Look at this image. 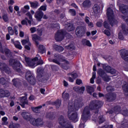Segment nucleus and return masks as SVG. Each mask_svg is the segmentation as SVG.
<instances>
[{
	"label": "nucleus",
	"mask_w": 128,
	"mask_h": 128,
	"mask_svg": "<svg viewBox=\"0 0 128 128\" xmlns=\"http://www.w3.org/2000/svg\"><path fill=\"white\" fill-rule=\"evenodd\" d=\"M106 90L107 92H114V88H112V86H108L106 88Z\"/></svg>",
	"instance_id": "nucleus-48"
},
{
	"label": "nucleus",
	"mask_w": 128,
	"mask_h": 128,
	"mask_svg": "<svg viewBox=\"0 0 128 128\" xmlns=\"http://www.w3.org/2000/svg\"><path fill=\"white\" fill-rule=\"evenodd\" d=\"M96 25L98 28H102V21H100L97 22Z\"/></svg>",
	"instance_id": "nucleus-62"
},
{
	"label": "nucleus",
	"mask_w": 128,
	"mask_h": 128,
	"mask_svg": "<svg viewBox=\"0 0 128 128\" xmlns=\"http://www.w3.org/2000/svg\"><path fill=\"white\" fill-rule=\"evenodd\" d=\"M102 68L104 70H106L107 72H109L111 74H118V72L116 70L112 69L110 66H108L106 64H104L102 65Z\"/></svg>",
	"instance_id": "nucleus-17"
},
{
	"label": "nucleus",
	"mask_w": 128,
	"mask_h": 128,
	"mask_svg": "<svg viewBox=\"0 0 128 128\" xmlns=\"http://www.w3.org/2000/svg\"><path fill=\"white\" fill-rule=\"evenodd\" d=\"M58 21L61 22L63 26H66V28L68 32H72V30H74V29L76 28L74 26V24L66 22V16L64 13L60 15V18H54L52 23H50L48 26V28H56V30H60V26L58 23L56 22Z\"/></svg>",
	"instance_id": "nucleus-3"
},
{
	"label": "nucleus",
	"mask_w": 128,
	"mask_h": 128,
	"mask_svg": "<svg viewBox=\"0 0 128 128\" xmlns=\"http://www.w3.org/2000/svg\"><path fill=\"white\" fill-rule=\"evenodd\" d=\"M11 42L14 44L15 48H18V50H22V45H20V42H18V40L14 42V39H12Z\"/></svg>",
	"instance_id": "nucleus-24"
},
{
	"label": "nucleus",
	"mask_w": 128,
	"mask_h": 128,
	"mask_svg": "<svg viewBox=\"0 0 128 128\" xmlns=\"http://www.w3.org/2000/svg\"><path fill=\"white\" fill-rule=\"evenodd\" d=\"M86 28L82 26H78L76 28V34L78 38H82L84 36Z\"/></svg>",
	"instance_id": "nucleus-13"
},
{
	"label": "nucleus",
	"mask_w": 128,
	"mask_h": 128,
	"mask_svg": "<svg viewBox=\"0 0 128 128\" xmlns=\"http://www.w3.org/2000/svg\"><path fill=\"white\" fill-rule=\"evenodd\" d=\"M75 92H80V86H74L73 88Z\"/></svg>",
	"instance_id": "nucleus-64"
},
{
	"label": "nucleus",
	"mask_w": 128,
	"mask_h": 128,
	"mask_svg": "<svg viewBox=\"0 0 128 128\" xmlns=\"http://www.w3.org/2000/svg\"><path fill=\"white\" fill-rule=\"evenodd\" d=\"M82 42L84 46H92V43L90 40H87L86 39L84 38L82 40Z\"/></svg>",
	"instance_id": "nucleus-29"
},
{
	"label": "nucleus",
	"mask_w": 128,
	"mask_h": 128,
	"mask_svg": "<svg viewBox=\"0 0 128 128\" xmlns=\"http://www.w3.org/2000/svg\"><path fill=\"white\" fill-rule=\"evenodd\" d=\"M104 26L105 28H108V30H110V24L108 23L106 21L104 22Z\"/></svg>",
	"instance_id": "nucleus-53"
},
{
	"label": "nucleus",
	"mask_w": 128,
	"mask_h": 128,
	"mask_svg": "<svg viewBox=\"0 0 128 128\" xmlns=\"http://www.w3.org/2000/svg\"><path fill=\"white\" fill-rule=\"evenodd\" d=\"M114 128V126H112V124H111L109 126L106 125L102 127H98V128Z\"/></svg>",
	"instance_id": "nucleus-63"
},
{
	"label": "nucleus",
	"mask_w": 128,
	"mask_h": 128,
	"mask_svg": "<svg viewBox=\"0 0 128 128\" xmlns=\"http://www.w3.org/2000/svg\"><path fill=\"white\" fill-rule=\"evenodd\" d=\"M69 12L70 14L72 16H74L76 14V10L74 9H70L69 10Z\"/></svg>",
	"instance_id": "nucleus-49"
},
{
	"label": "nucleus",
	"mask_w": 128,
	"mask_h": 128,
	"mask_svg": "<svg viewBox=\"0 0 128 128\" xmlns=\"http://www.w3.org/2000/svg\"><path fill=\"white\" fill-rule=\"evenodd\" d=\"M122 34H124L125 36H127L128 34V28L126 27V24H122Z\"/></svg>",
	"instance_id": "nucleus-32"
},
{
	"label": "nucleus",
	"mask_w": 128,
	"mask_h": 128,
	"mask_svg": "<svg viewBox=\"0 0 128 128\" xmlns=\"http://www.w3.org/2000/svg\"><path fill=\"white\" fill-rule=\"evenodd\" d=\"M68 76H71L72 77L74 78V80H76V78H78V74L76 73H71V74H69Z\"/></svg>",
	"instance_id": "nucleus-50"
},
{
	"label": "nucleus",
	"mask_w": 128,
	"mask_h": 128,
	"mask_svg": "<svg viewBox=\"0 0 128 128\" xmlns=\"http://www.w3.org/2000/svg\"><path fill=\"white\" fill-rule=\"evenodd\" d=\"M102 78H103L104 82H108L110 80V76H108L106 74V76L102 77Z\"/></svg>",
	"instance_id": "nucleus-45"
},
{
	"label": "nucleus",
	"mask_w": 128,
	"mask_h": 128,
	"mask_svg": "<svg viewBox=\"0 0 128 128\" xmlns=\"http://www.w3.org/2000/svg\"><path fill=\"white\" fill-rule=\"evenodd\" d=\"M118 38L121 40H124V36H122V34L121 32H119L118 34Z\"/></svg>",
	"instance_id": "nucleus-58"
},
{
	"label": "nucleus",
	"mask_w": 128,
	"mask_h": 128,
	"mask_svg": "<svg viewBox=\"0 0 128 128\" xmlns=\"http://www.w3.org/2000/svg\"><path fill=\"white\" fill-rule=\"evenodd\" d=\"M44 76H42L38 75V74L37 78L39 80L40 82H46L48 80V78H44Z\"/></svg>",
	"instance_id": "nucleus-37"
},
{
	"label": "nucleus",
	"mask_w": 128,
	"mask_h": 128,
	"mask_svg": "<svg viewBox=\"0 0 128 128\" xmlns=\"http://www.w3.org/2000/svg\"><path fill=\"white\" fill-rule=\"evenodd\" d=\"M62 98L64 102H68L70 100V94L64 92L62 94Z\"/></svg>",
	"instance_id": "nucleus-27"
},
{
	"label": "nucleus",
	"mask_w": 128,
	"mask_h": 128,
	"mask_svg": "<svg viewBox=\"0 0 128 128\" xmlns=\"http://www.w3.org/2000/svg\"><path fill=\"white\" fill-rule=\"evenodd\" d=\"M46 8H48V6H46V5H42L40 6V7L38 8V10H43L44 12H46Z\"/></svg>",
	"instance_id": "nucleus-46"
},
{
	"label": "nucleus",
	"mask_w": 128,
	"mask_h": 128,
	"mask_svg": "<svg viewBox=\"0 0 128 128\" xmlns=\"http://www.w3.org/2000/svg\"><path fill=\"white\" fill-rule=\"evenodd\" d=\"M56 2L58 4H62V6L64 4V0H56Z\"/></svg>",
	"instance_id": "nucleus-57"
},
{
	"label": "nucleus",
	"mask_w": 128,
	"mask_h": 128,
	"mask_svg": "<svg viewBox=\"0 0 128 128\" xmlns=\"http://www.w3.org/2000/svg\"><path fill=\"white\" fill-rule=\"evenodd\" d=\"M19 100L20 102V104L22 108H26V106H28V101L26 100V96L20 97L19 98Z\"/></svg>",
	"instance_id": "nucleus-18"
},
{
	"label": "nucleus",
	"mask_w": 128,
	"mask_h": 128,
	"mask_svg": "<svg viewBox=\"0 0 128 128\" xmlns=\"http://www.w3.org/2000/svg\"><path fill=\"white\" fill-rule=\"evenodd\" d=\"M0 70L2 72H6L8 74H10L12 72L8 66L2 62H0Z\"/></svg>",
	"instance_id": "nucleus-14"
},
{
	"label": "nucleus",
	"mask_w": 128,
	"mask_h": 128,
	"mask_svg": "<svg viewBox=\"0 0 128 128\" xmlns=\"http://www.w3.org/2000/svg\"><path fill=\"white\" fill-rule=\"evenodd\" d=\"M20 128V124H10L9 126V128Z\"/></svg>",
	"instance_id": "nucleus-47"
},
{
	"label": "nucleus",
	"mask_w": 128,
	"mask_h": 128,
	"mask_svg": "<svg viewBox=\"0 0 128 128\" xmlns=\"http://www.w3.org/2000/svg\"><path fill=\"white\" fill-rule=\"evenodd\" d=\"M42 72H44V70H42V68L40 67L38 68L37 72H38V75L42 74Z\"/></svg>",
	"instance_id": "nucleus-56"
},
{
	"label": "nucleus",
	"mask_w": 128,
	"mask_h": 128,
	"mask_svg": "<svg viewBox=\"0 0 128 128\" xmlns=\"http://www.w3.org/2000/svg\"><path fill=\"white\" fill-rule=\"evenodd\" d=\"M105 97L106 98V102H111L116 100V94L114 92L108 93L105 95Z\"/></svg>",
	"instance_id": "nucleus-16"
},
{
	"label": "nucleus",
	"mask_w": 128,
	"mask_h": 128,
	"mask_svg": "<svg viewBox=\"0 0 128 128\" xmlns=\"http://www.w3.org/2000/svg\"><path fill=\"white\" fill-rule=\"evenodd\" d=\"M22 46H25L24 48L26 50H30L31 44L28 39L22 40Z\"/></svg>",
	"instance_id": "nucleus-22"
},
{
	"label": "nucleus",
	"mask_w": 128,
	"mask_h": 128,
	"mask_svg": "<svg viewBox=\"0 0 128 128\" xmlns=\"http://www.w3.org/2000/svg\"><path fill=\"white\" fill-rule=\"evenodd\" d=\"M12 82H13L14 86L16 88H18V86H22V84H24L25 86H28V84H26V82H24L22 80H20L18 78L13 79L12 80Z\"/></svg>",
	"instance_id": "nucleus-15"
},
{
	"label": "nucleus",
	"mask_w": 128,
	"mask_h": 128,
	"mask_svg": "<svg viewBox=\"0 0 128 128\" xmlns=\"http://www.w3.org/2000/svg\"><path fill=\"white\" fill-rule=\"evenodd\" d=\"M2 124L3 126H6L8 124V118L6 116H4L2 118Z\"/></svg>",
	"instance_id": "nucleus-42"
},
{
	"label": "nucleus",
	"mask_w": 128,
	"mask_h": 128,
	"mask_svg": "<svg viewBox=\"0 0 128 128\" xmlns=\"http://www.w3.org/2000/svg\"><path fill=\"white\" fill-rule=\"evenodd\" d=\"M30 4L32 8H38V6H40V4L36 1H35L34 2H30Z\"/></svg>",
	"instance_id": "nucleus-30"
},
{
	"label": "nucleus",
	"mask_w": 128,
	"mask_h": 128,
	"mask_svg": "<svg viewBox=\"0 0 128 128\" xmlns=\"http://www.w3.org/2000/svg\"><path fill=\"white\" fill-rule=\"evenodd\" d=\"M26 16H28L30 20H28V18H26L25 20H27L28 24H30V26H32V14L30 12H27L26 14Z\"/></svg>",
	"instance_id": "nucleus-26"
},
{
	"label": "nucleus",
	"mask_w": 128,
	"mask_h": 128,
	"mask_svg": "<svg viewBox=\"0 0 128 128\" xmlns=\"http://www.w3.org/2000/svg\"><path fill=\"white\" fill-rule=\"evenodd\" d=\"M4 52H5L6 56H8V58L12 56V52H10V50L8 49H4Z\"/></svg>",
	"instance_id": "nucleus-41"
},
{
	"label": "nucleus",
	"mask_w": 128,
	"mask_h": 128,
	"mask_svg": "<svg viewBox=\"0 0 128 128\" xmlns=\"http://www.w3.org/2000/svg\"><path fill=\"white\" fill-rule=\"evenodd\" d=\"M106 14L108 21L110 22V26H116V24H118V20H116L114 18V10H112L110 8H108Z\"/></svg>",
	"instance_id": "nucleus-10"
},
{
	"label": "nucleus",
	"mask_w": 128,
	"mask_h": 128,
	"mask_svg": "<svg viewBox=\"0 0 128 128\" xmlns=\"http://www.w3.org/2000/svg\"><path fill=\"white\" fill-rule=\"evenodd\" d=\"M62 56L60 54H54V58L52 59V58H48V60L50 62H54V64H58L64 68V70H68L70 68V62L68 61L62 59V61L64 62L62 64H60V60H62Z\"/></svg>",
	"instance_id": "nucleus-4"
},
{
	"label": "nucleus",
	"mask_w": 128,
	"mask_h": 128,
	"mask_svg": "<svg viewBox=\"0 0 128 128\" xmlns=\"http://www.w3.org/2000/svg\"><path fill=\"white\" fill-rule=\"evenodd\" d=\"M82 6L84 10L90 8L92 6V2L90 0H86L82 3Z\"/></svg>",
	"instance_id": "nucleus-23"
},
{
	"label": "nucleus",
	"mask_w": 128,
	"mask_h": 128,
	"mask_svg": "<svg viewBox=\"0 0 128 128\" xmlns=\"http://www.w3.org/2000/svg\"><path fill=\"white\" fill-rule=\"evenodd\" d=\"M104 34H106L107 36H110V32L108 30H105L104 32Z\"/></svg>",
	"instance_id": "nucleus-59"
},
{
	"label": "nucleus",
	"mask_w": 128,
	"mask_h": 128,
	"mask_svg": "<svg viewBox=\"0 0 128 128\" xmlns=\"http://www.w3.org/2000/svg\"><path fill=\"white\" fill-rule=\"evenodd\" d=\"M122 126L124 128H128V120H124L123 122H122Z\"/></svg>",
	"instance_id": "nucleus-44"
},
{
	"label": "nucleus",
	"mask_w": 128,
	"mask_h": 128,
	"mask_svg": "<svg viewBox=\"0 0 128 128\" xmlns=\"http://www.w3.org/2000/svg\"><path fill=\"white\" fill-rule=\"evenodd\" d=\"M9 64L12 67L14 70L20 74V76H22L24 74V72L22 71V65L20 61L11 59L9 60Z\"/></svg>",
	"instance_id": "nucleus-7"
},
{
	"label": "nucleus",
	"mask_w": 128,
	"mask_h": 128,
	"mask_svg": "<svg viewBox=\"0 0 128 128\" xmlns=\"http://www.w3.org/2000/svg\"><path fill=\"white\" fill-rule=\"evenodd\" d=\"M106 74V73L102 68H99L98 70V74L100 78L104 77Z\"/></svg>",
	"instance_id": "nucleus-34"
},
{
	"label": "nucleus",
	"mask_w": 128,
	"mask_h": 128,
	"mask_svg": "<svg viewBox=\"0 0 128 128\" xmlns=\"http://www.w3.org/2000/svg\"><path fill=\"white\" fill-rule=\"evenodd\" d=\"M44 16V12L42 10H38L34 14V18L38 22H42V19Z\"/></svg>",
	"instance_id": "nucleus-19"
},
{
	"label": "nucleus",
	"mask_w": 128,
	"mask_h": 128,
	"mask_svg": "<svg viewBox=\"0 0 128 128\" xmlns=\"http://www.w3.org/2000/svg\"><path fill=\"white\" fill-rule=\"evenodd\" d=\"M38 50L40 54H44L46 52V48L44 45H39Z\"/></svg>",
	"instance_id": "nucleus-35"
},
{
	"label": "nucleus",
	"mask_w": 128,
	"mask_h": 128,
	"mask_svg": "<svg viewBox=\"0 0 128 128\" xmlns=\"http://www.w3.org/2000/svg\"><path fill=\"white\" fill-rule=\"evenodd\" d=\"M53 48L54 50L58 52H62L64 50V47L56 44L53 45Z\"/></svg>",
	"instance_id": "nucleus-25"
},
{
	"label": "nucleus",
	"mask_w": 128,
	"mask_h": 128,
	"mask_svg": "<svg viewBox=\"0 0 128 128\" xmlns=\"http://www.w3.org/2000/svg\"><path fill=\"white\" fill-rule=\"evenodd\" d=\"M104 102L102 101H98V100H94L91 101L89 106H86L83 111L80 124L79 125L80 128H84V124L88 120H90L92 114L90 110H96L94 112V115L92 117V120L94 122H98L99 124H102L106 121V118L102 115H100L98 116V118H96L98 114V109L100 108L102 106Z\"/></svg>",
	"instance_id": "nucleus-1"
},
{
	"label": "nucleus",
	"mask_w": 128,
	"mask_h": 128,
	"mask_svg": "<svg viewBox=\"0 0 128 128\" xmlns=\"http://www.w3.org/2000/svg\"><path fill=\"white\" fill-rule=\"evenodd\" d=\"M22 116L24 120H29L31 124L35 126H40L44 124V121L42 118H38L36 120V118H32L30 114L28 112H22Z\"/></svg>",
	"instance_id": "nucleus-5"
},
{
	"label": "nucleus",
	"mask_w": 128,
	"mask_h": 128,
	"mask_svg": "<svg viewBox=\"0 0 128 128\" xmlns=\"http://www.w3.org/2000/svg\"><path fill=\"white\" fill-rule=\"evenodd\" d=\"M14 30L15 34H16V36H18V26H15L14 28Z\"/></svg>",
	"instance_id": "nucleus-55"
},
{
	"label": "nucleus",
	"mask_w": 128,
	"mask_h": 128,
	"mask_svg": "<svg viewBox=\"0 0 128 128\" xmlns=\"http://www.w3.org/2000/svg\"><path fill=\"white\" fill-rule=\"evenodd\" d=\"M10 96V91L0 88V98H8Z\"/></svg>",
	"instance_id": "nucleus-20"
},
{
	"label": "nucleus",
	"mask_w": 128,
	"mask_h": 128,
	"mask_svg": "<svg viewBox=\"0 0 128 128\" xmlns=\"http://www.w3.org/2000/svg\"><path fill=\"white\" fill-rule=\"evenodd\" d=\"M53 104H54L56 108H60L62 104V101L60 100H56L55 102H54Z\"/></svg>",
	"instance_id": "nucleus-39"
},
{
	"label": "nucleus",
	"mask_w": 128,
	"mask_h": 128,
	"mask_svg": "<svg viewBox=\"0 0 128 128\" xmlns=\"http://www.w3.org/2000/svg\"><path fill=\"white\" fill-rule=\"evenodd\" d=\"M51 68L52 70H58V67L56 65H51Z\"/></svg>",
	"instance_id": "nucleus-60"
},
{
	"label": "nucleus",
	"mask_w": 128,
	"mask_h": 128,
	"mask_svg": "<svg viewBox=\"0 0 128 128\" xmlns=\"http://www.w3.org/2000/svg\"><path fill=\"white\" fill-rule=\"evenodd\" d=\"M0 82L2 84H6V78H2L0 79Z\"/></svg>",
	"instance_id": "nucleus-51"
},
{
	"label": "nucleus",
	"mask_w": 128,
	"mask_h": 128,
	"mask_svg": "<svg viewBox=\"0 0 128 128\" xmlns=\"http://www.w3.org/2000/svg\"><path fill=\"white\" fill-rule=\"evenodd\" d=\"M66 10V9L63 8L62 10H54V14H58L60 12H64V11Z\"/></svg>",
	"instance_id": "nucleus-52"
},
{
	"label": "nucleus",
	"mask_w": 128,
	"mask_h": 128,
	"mask_svg": "<svg viewBox=\"0 0 128 128\" xmlns=\"http://www.w3.org/2000/svg\"><path fill=\"white\" fill-rule=\"evenodd\" d=\"M86 90V88L84 86L80 88V94H84V92Z\"/></svg>",
	"instance_id": "nucleus-61"
},
{
	"label": "nucleus",
	"mask_w": 128,
	"mask_h": 128,
	"mask_svg": "<svg viewBox=\"0 0 128 128\" xmlns=\"http://www.w3.org/2000/svg\"><path fill=\"white\" fill-rule=\"evenodd\" d=\"M42 58L40 56L39 54H37L36 57L33 59H30V58H25V60L26 64L30 68H34L38 64H44V61L41 59Z\"/></svg>",
	"instance_id": "nucleus-6"
},
{
	"label": "nucleus",
	"mask_w": 128,
	"mask_h": 128,
	"mask_svg": "<svg viewBox=\"0 0 128 128\" xmlns=\"http://www.w3.org/2000/svg\"><path fill=\"white\" fill-rule=\"evenodd\" d=\"M46 118H49V120H54V115L52 112L48 113L46 115Z\"/></svg>",
	"instance_id": "nucleus-38"
},
{
	"label": "nucleus",
	"mask_w": 128,
	"mask_h": 128,
	"mask_svg": "<svg viewBox=\"0 0 128 128\" xmlns=\"http://www.w3.org/2000/svg\"><path fill=\"white\" fill-rule=\"evenodd\" d=\"M84 106V100L80 98L76 100L74 102H69L68 104V116L70 120H72L74 122H78V116L77 110H80V108H82Z\"/></svg>",
	"instance_id": "nucleus-2"
},
{
	"label": "nucleus",
	"mask_w": 128,
	"mask_h": 128,
	"mask_svg": "<svg viewBox=\"0 0 128 128\" xmlns=\"http://www.w3.org/2000/svg\"><path fill=\"white\" fill-rule=\"evenodd\" d=\"M66 48L67 50H73L74 48V44H70L67 46H66Z\"/></svg>",
	"instance_id": "nucleus-43"
},
{
	"label": "nucleus",
	"mask_w": 128,
	"mask_h": 128,
	"mask_svg": "<svg viewBox=\"0 0 128 128\" xmlns=\"http://www.w3.org/2000/svg\"><path fill=\"white\" fill-rule=\"evenodd\" d=\"M58 120L60 126H56L54 128H74V126H72L70 122L68 120H64L62 116L59 117Z\"/></svg>",
	"instance_id": "nucleus-9"
},
{
	"label": "nucleus",
	"mask_w": 128,
	"mask_h": 128,
	"mask_svg": "<svg viewBox=\"0 0 128 128\" xmlns=\"http://www.w3.org/2000/svg\"><path fill=\"white\" fill-rule=\"evenodd\" d=\"M107 113L110 114H121L124 116H128V110L122 111L120 110V105L114 106V108H112L111 110L108 111Z\"/></svg>",
	"instance_id": "nucleus-11"
},
{
	"label": "nucleus",
	"mask_w": 128,
	"mask_h": 128,
	"mask_svg": "<svg viewBox=\"0 0 128 128\" xmlns=\"http://www.w3.org/2000/svg\"><path fill=\"white\" fill-rule=\"evenodd\" d=\"M64 36H66L67 38H70L72 35L66 32L64 30H58L55 34L54 38L56 42H62Z\"/></svg>",
	"instance_id": "nucleus-8"
},
{
	"label": "nucleus",
	"mask_w": 128,
	"mask_h": 128,
	"mask_svg": "<svg viewBox=\"0 0 128 128\" xmlns=\"http://www.w3.org/2000/svg\"><path fill=\"white\" fill-rule=\"evenodd\" d=\"M42 108V106H40L37 107L32 108V110L34 112H36V114H40V108Z\"/></svg>",
	"instance_id": "nucleus-31"
},
{
	"label": "nucleus",
	"mask_w": 128,
	"mask_h": 128,
	"mask_svg": "<svg viewBox=\"0 0 128 128\" xmlns=\"http://www.w3.org/2000/svg\"><path fill=\"white\" fill-rule=\"evenodd\" d=\"M26 78L30 84H36V78L34 75V73L30 70H27L26 74Z\"/></svg>",
	"instance_id": "nucleus-12"
},
{
	"label": "nucleus",
	"mask_w": 128,
	"mask_h": 128,
	"mask_svg": "<svg viewBox=\"0 0 128 128\" xmlns=\"http://www.w3.org/2000/svg\"><path fill=\"white\" fill-rule=\"evenodd\" d=\"M120 56L122 58L128 62V50L122 49L120 50Z\"/></svg>",
	"instance_id": "nucleus-21"
},
{
	"label": "nucleus",
	"mask_w": 128,
	"mask_h": 128,
	"mask_svg": "<svg viewBox=\"0 0 128 128\" xmlns=\"http://www.w3.org/2000/svg\"><path fill=\"white\" fill-rule=\"evenodd\" d=\"M8 34L10 36H14V30L12 26H8Z\"/></svg>",
	"instance_id": "nucleus-40"
},
{
	"label": "nucleus",
	"mask_w": 128,
	"mask_h": 128,
	"mask_svg": "<svg viewBox=\"0 0 128 128\" xmlns=\"http://www.w3.org/2000/svg\"><path fill=\"white\" fill-rule=\"evenodd\" d=\"M40 36H38V35L34 34L32 35V40L36 42V45L38 46L40 44V43L38 40H40Z\"/></svg>",
	"instance_id": "nucleus-28"
},
{
	"label": "nucleus",
	"mask_w": 128,
	"mask_h": 128,
	"mask_svg": "<svg viewBox=\"0 0 128 128\" xmlns=\"http://www.w3.org/2000/svg\"><path fill=\"white\" fill-rule=\"evenodd\" d=\"M100 6H98V4H94V6H93L94 12V14H98V12H100Z\"/></svg>",
	"instance_id": "nucleus-33"
},
{
	"label": "nucleus",
	"mask_w": 128,
	"mask_h": 128,
	"mask_svg": "<svg viewBox=\"0 0 128 128\" xmlns=\"http://www.w3.org/2000/svg\"><path fill=\"white\" fill-rule=\"evenodd\" d=\"M2 19L4 20V22H8V16L7 14H4L2 16Z\"/></svg>",
	"instance_id": "nucleus-54"
},
{
	"label": "nucleus",
	"mask_w": 128,
	"mask_h": 128,
	"mask_svg": "<svg viewBox=\"0 0 128 128\" xmlns=\"http://www.w3.org/2000/svg\"><path fill=\"white\" fill-rule=\"evenodd\" d=\"M86 90L88 92V94H92L94 92V88L92 86H87L86 87Z\"/></svg>",
	"instance_id": "nucleus-36"
}]
</instances>
